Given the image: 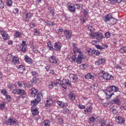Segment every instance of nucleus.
I'll use <instances>...</instances> for the list:
<instances>
[{"instance_id":"obj_1","label":"nucleus","mask_w":126,"mask_h":126,"mask_svg":"<svg viewBox=\"0 0 126 126\" xmlns=\"http://www.w3.org/2000/svg\"><path fill=\"white\" fill-rule=\"evenodd\" d=\"M118 90L117 87L114 86H108L107 89V92H105L106 98L108 99L110 98L112 95L114 94V92L118 91Z\"/></svg>"},{"instance_id":"obj_2","label":"nucleus","mask_w":126,"mask_h":126,"mask_svg":"<svg viewBox=\"0 0 126 126\" xmlns=\"http://www.w3.org/2000/svg\"><path fill=\"white\" fill-rule=\"evenodd\" d=\"M12 92L15 94L19 95L18 97H20L22 95H24L26 93L25 91L23 89H14L12 91Z\"/></svg>"},{"instance_id":"obj_3","label":"nucleus","mask_w":126,"mask_h":126,"mask_svg":"<svg viewBox=\"0 0 126 126\" xmlns=\"http://www.w3.org/2000/svg\"><path fill=\"white\" fill-rule=\"evenodd\" d=\"M48 60L50 63L55 64L56 65H58L59 61L55 56H52L49 58Z\"/></svg>"},{"instance_id":"obj_4","label":"nucleus","mask_w":126,"mask_h":126,"mask_svg":"<svg viewBox=\"0 0 126 126\" xmlns=\"http://www.w3.org/2000/svg\"><path fill=\"white\" fill-rule=\"evenodd\" d=\"M91 32L90 33H89L90 36L93 38H95L98 39H102L103 38V36L102 34L99 32H96L95 33H92Z\"/></svg>"},{"instance_id":"obj_5","label":"nucleus","mask_w":126,"mask_h":126,"mask_svg":"<svg viewBox=\"0 0 126 126\" xmlns=\"http://www.w3.org/2000/svg\"><path fill=\"white\" fill-rule=\"evenodd\" d=\"M79 53V54L78 55L77 58L79 60L78 63L79 64H80L82 63V61L85 58V55L81 51Z\"/></svg>"},{"instance_id":"obj_6","label":"nucleus","mask_w":126,"mask_h":126,"mask_svg":"<svg viewBox=\"0 0 126 126\" xmlns=\"http://www.w3.org/2000/svg\"><path fill=\"white\" fill-rule=\"evenodd\" d=\"M103 77L104 79L107 80H111L113 79V76L107 73H104Z\"/></svg>"},{"instance_id":"obj_7","label":"nucleus","mask_w":126,"mask_h":126,"mask_svg":"<svg viewBox=\"0 0 126 126\" xmlns=\"http://www.w3.org/2000/svg\"><path fill=\"white\" fill-rule=\"evenodd\" d=\"M40 98L41 96L40 94H38L36 99H35L34 100L31 101V104L33 106L37 104L38 102L41 101Z\"/></svg>"},{"instance_id":"obj_8","label":"nucleus","mask_w":126,"mask_h":126,"mask_svg":"<svg viewBox=\"0 0 126 126\" xmlns=\"http://www.w3.org/2000/svg\"><path fill=\"white\" fill-rule=\"evenodd\" d=\"M17 121L15 120L14 118L8 119L5 122V124L7 125H10L17 124Z\"/></svg>"},{"instance_id":"obj_9","label":"nucleus","mask_w":126,"mask_h":126,"mask_svg":"<svg viewBox=\"0 0 126 126\" xmlns=\"http://www.w3.org/2000/svg\"><path fill=\"white\" fill-rule=\"evenodd\" d=\"M112 16L113 15L111 13H109L107 15L103 17L104 21L106 22L107 23L113 17Z\"/></svg>"},{"instance_id":"obj_10","label":"nucleus","mask_w":126,"mask_h":126,"mask_svg":"<svg viewBox=\"0 0 126 126\" xmlns=\"http://www.w3.org/2000/svg\"><path fill=\"white\" fill-rule=\"evenodd\" d=\"M116 121L117 122L120 124H124L125 120L121 116H118L116 117Z\"/></svg>"},{"instance_id":"obj_11","label":"nucleus","mask_w":126,"mask_h":126,"mask_svg":"<svg viewBox=\"0 0 126 126\" xmlns=\"http://www.w3.org/2000/svg\"><path fill=\"white\" fill-rule=\"evenodd\" d=\"M31 17V14L29 12L28 13H26V14L23 15V18L25 21L28 20Z\"/></svg>"},{"instance_id":"obj_12","label":"nucleus","mask_w":126,"mask_h":126,"mask_svg":"<svg viewBox=\"0 0 126 126\" xmlns=\"http://www.w3.org/2000/svg\"><path fill=\"white\" fill-rule=\"evenodd\" d=\"M61 47L62 45L60 43H56L54 44V49L56 50L59 51L61 49Z\"/></svg>"},{"instance_id":"obj_13","label":"nucleus","mask_w":126,"mask_h":126,"mask_svg":"<svg viewBox=\"0 0 126 126\" xmlns=\"http://www.w3.org/2000/svg\"><path fill=\"white\" fill-rule=\"evenodd\" d=\"M110 102L112 104H119L120 102L119 99L117 97L114 98L112 99L111 101Z\"/></svg>"},{"instance_id":"obj_14","label":"nucleus","mask_w":126,"mask_h":126,"mask_svg":"<svg viewBox=\"0 0 126 126\" xmlns=\"http://www.w3.org/2000/svg\"><path fill=\"white\" fill-rule=\"evenodd\" d=\"M92 108L91 106H89L86 109L84 110V113L86 114L88 113V114H90L92 112Z\"/></svg>"},{"instance_id":"obj_15","label":"nucleus","mask_w":126,"mask_h":126,"mask_svg":"<svg viewBox=\"0 0 126 126\" xmlns=\"http://www.w3.org/2000/svg\"><path fill=\"white\" fill-rule=\"evenodd\" d=\"M117 20L116 19L112 17L107 23L109 24L114 25L117 22Z\"/></svg>"},{"instance_id":"obj_16","label":"nucleus","mask_w":126,"mask_h":126,"mask_svg":"<svg viewBox=\"0 0 126 126\" xmlns=\"http://www.w3.org/2000/svg\"><path fill=\"white\" fill-rule=\"evenodd\" d=\"M32 92L31 93L32 96L33 97H35L36 95L38 94V90L35 88H32L31 90Z\"/></svg>"},{"instance_id":"obj_17","label":"nucleus","mask_w":126,"mask_h":126,"mask_svg":"<svg viewBox=\"0 0 126 126\" xmlns=\"http://www.w3.org/2000/svg\"><path fill=\"white\" fill-rule=\"evenodd\" d=\"M12 62L15 64L19 63L18 58L16 56H14L12 59Z\"/></svg>"},{"instance_id":"obj_18","label":"nucleus","mask_w":126,"mask_h":126,"mask_svg":"<svg viewBox=\"0 0 126 126\" xmlns=\"http://www.w3.org/2000/svg\"><path fill=\"white\" fill-rule=\"evenodd\" d=\"M105 62V59H99L98 61L95 62V64L98 66H99L100 64L104 63Z\"/></svg>"},{"instance_id":"obj_19","label":"nucleus","mask_w":126,"mask_h":126,"mask_svg":"<svg viewBox=\"0 0 126 126\" xmlns=\"http://www.w3.org/2000/svg\"><path fill=\"white\" fill-rule=\"evenodd\" d=\"M1 32V34L3 37V39L5 40H6L8 36V34H7L6 32Z\"/></svg>"},{"instance_id":"obj_20","label":"nucleus","mask_w":126,"mask_h":126,"mask_svg":"<svg viewBox=\"0 0 126 126\" xmlns=\"http://www.w3.org/2000/svg\"><path fill=\"white\" fill-rule=\"evenodd\" d=\"M74 6L75 8V9L76 8L78 9H82L83 7V5L82 4L77 3L75 4L74 5Z\"/></svg>"},{"instance_id":"obj_21","label":"nucleus","mask_w":126,"mask_h":126,"mask_svg":"<svg viewBox=\"0 0 126 126\" xmlns=\"http://www.w3.org/2000/svg\"><path fill=\"white\" fill-rule=\"evenodd\" d=\"M25 61L29 64H31L32 62V60L28 56L26 55L25 56Z\"/></svg>"},{"instance_id":"obj_22","label":"nucleus","mask_w":126,"mask_h":126,"mask_svg":"<svg viewBox=\"0 0 126 126\" xmlns=\"http://www.w3.org/2000/svg\"><path fill=\"white\" fill-rule=\"evenodd\" d=\"M31 110L32 114L34 115H37L39 113L38 109L37 108H32Z\"/></svg>"},{"instance_id":"obj_23","label":"nucleus","mask_w":126,"mask_h":126,"mask_svg":"<svg viewBox=\"0 0 126 126\" xmlns=\"http://www.w3.org/2000/svg\"><path fill=\"white\" fill-rule=\"evenodd\" d=\"M85 78L87 79H93L94 78V76L90 73H88L85 75Z\"/></svg>"},{"instance_id":"obj_24","label":"nucleus","mask_w":126,"mask_h":126,"mask_svg":"<svg viewBox=\"0 0 126 126\" xmlns=\"http://www.w3.org/2000/svg\"><path fill=\"white\" fill-rule=\"evenodd\" d=\"M112 111L114 115L117 114L118 113L117 108V106H115L113 107L112 108Z\"/></svg>"},{"instance_id":"obj_25","label":"nucleus","mask_w":126,"mask_h":126,"mask_svg":"<svg viewBox=\"0 0 126 126\" xmlns=\"http://www.w3.org/2000/svg\"><path fill=\"white\" fill-rule=\"evenodd\" d=\"M43 126H50V122L47 120H44L43 123Z\"/></svg>"},{"instance_id":"obj_26","label":"nucleus","mask_w":126,"mask_h":126,"mask_svg":"<svg viewBox=\"0 0 126 126\" xmlns=\"http://www.w3.org/2000/svg\"><path fill=\"white\" fill-rule=\"evenodd\" d=\"M47 103L46 104V106L47 107L50 106L51 104L53 103V101L51 99L47 100Z\"/></svg>"},{"instance_id":"obj_27","label":"nucleus","mask_w":126,"mask_h":126,"mask_svg":"<svg viewBox=\"0 0 126 126\" xmlns=\"http://www.w3.org/2000/svg\"><path fill=\"white\" fill-rule=\"evenodd\" d=\"M76 44H74V47L73 51L75 53H79V52H80L81 50L80 49L78 48L77 47L75 46Z\"/></svg>"},{"instance_id":"obj_28","label":"nucleus","mask_w":126,"mask_h":126,"mask_svg":"<svg viewBox=\"0 0 126 126\" xmlns=\"http://www.w3.org/2000/svg\"><path fill=\"white\" fill-rule=\"evenodd\" d=\"M77 55H75L73 56L72 57L70 58V59L72 60V61H73L74 62H77V63L79 64L78 63V61H79L78 59V58H77L76 57Z\"/></svg>"},{"instance_id":"obj_29","label":"nucleus","mask_w":126,"mask_h":126,"mask_svg":"<svg viewBox=\"0 0 126 126\" xmlns=\"http://www.w3.org/2000/svg\"><path fill=\"white\" fill-rule=\"evenodd\" d=\"M66 38L70 39L71 37V32H64Z\"/></svg>"},{"instance_id":"obj_30","label":"nucleus","mask_w":126,"mask_h":126,"mask_svg":"<svg viewBox=\"0 0 126 126\" xmlns=\"http://www.w3.org/2000/svg\"><path fill=\"white\" fill-rule=\"evenodd\" d=\"M69 98L72 100H74L75 98V95L74 94L71 93L69 94Z\"/></svg>"},{"instance_id":"obj_31","label":"nucleus","mask_w":126,"mask_h":126,"mask_svg":"<svg viewBox=\"0 0 126 126\" xmlns=\"http://www.w3.org/2000/svg\"><path fill=\"white\" fill-rule=\"evenodd\" d=\"M68 8L69 10L70 11H71L73 12H75V9L74 6H68Z\"/></svg>"},{"instance_id":"obj_32","label":"nucleus","mask_w":126,"mask_h":126,"mask_svg":"<svg viewBox=\"0 0 126 126\" xmlns=\"http://www.w3.org/2000/svg\"><path fill=\"white\" fill-rule=\"evenodd\" d=\"M72 79L73 81L74 82H75L78 80V78L77 76L76 75L73 74L72 76Z\"/></svg>"},{"instance_id":"obj_33","label":"nucleus","mask_w":126,"mask_h":126,"mask_svg":"<svg viewBox=\"0 0 126 126\" xmlns=\"http://www.w3.org/2000/svg\"><path fill=\"white\" fill-rule=\"evenodd\" d=\"M87 16H85L83 17H82L81 18V22H85L87 20Z\"/></svg>"},{"instance_id":"obj_34","label":"nucleus","mask_w":126,"mask_h":126,"mask_svg":"<svg viewBox=\"0 0 126 126\" xmlns=\"http://www.w3.org/2000/svg\"><path fill=\"white\" fill-rule=\"evenodd\" d=\"M12 0H6V4L8 6H10L12 5Z\"/></svg>"},{"instance_id":"obj_35","label":"nucleus","mask_w":126,"mask_h":126,"mask_svg":"<svg viewBox=\"0 0 126 126\" xmlns=\"http://www.w3.org/2000/svg\"><path fill=\"white\" fill-rule=\"evenodd\" d=\"M25 67L23 65H19V67L18 68V69L19 70L22 71H24L25 70Z\"/></svg>"},{"instance_id":"obj_36","label":"nucleus","mask_w":126,"mask_h":126,"mask_svg":"<svg viewBox=\"0 0 126 126\" xmlns=\"http://www.w3.org/2000/svg\"><path fill=\"white\" fill-rule=\"evenodd\" d=\"M47 45L48 47H49V48L50 50H52L53 49V46L51 43L50 42H48L47 44Z\"/></svg>"},{"instance_id":"obj_37","label":"nucleus","mask_w":126,"mask_h":126,"mask_svg":"<svg viewBox=\"0 0 126 126\" xmlns=\"http://www.w3.org/2000/svg\"><path fill=\"white\" fill-rule=\"evenodd\" d=\"M120 51L121 53H124L126 52V47H123L120 49Z\"/></svg>"},{"instance_id":"obj_38","label":"nucleus","mask_w":126,"mask_h":126,"mask_svg":"<svg viewBox=\"0 0 126 126\" xmlns=\"http://www.w3.org/2000/svg\"><path fill=\"white\" fill-rule=\"evenodd\" d=\"M92 52L93 54H95L96 55L98 56L100 53L98 50H92Z\"/></svg>"},{"instance_id":"obj_39","label":"nucleus","mask_w":126,"mask_h":126,"mask_svg":"<svg viewBox=\"0 0 126 126\" xmlns=\"http://www.w3.org/2000/svg\"><path fill=\"white\" fill-rule=\"evenodd\" d=\"M21 33L20 32H16L15 33L14 36L16 37H20L21 35Z\"/></svg>"},{"instance_id":"obj_40","label":"nucleus","mask_w":126,"mask_h":126,"mask_svg":"<svg viewBox=\"0 0 126 126\" xmlns=\"http://www.w3.org/2000/svg\"><path fill=\"white\" fill-rule=\"evenodd\" d=\"M62 101H57V103L62 108H63L65 106L63 105V104H62Z\"/></svg>"},{"instance_id":"obj_41","label":"nucleus","mask_w":126,"mask_h":126,"mask_svg":"<svg viewBox=\"0 0 126 126\" xmlns=\"http://www.w3.org/2000/svg\"><path fill=\"white\" fill-rule=\"evenodd\" d=\"M65 81V83L68 86H70L71 85V84L69 82V81L68 79H63V80L62 81V82L63 81Z\"/></svg>"},{"instance_id":"obj_42","label":"nucleus","mask_w":126,"mask_h":126,"mask_svg":"<svg viewBox=\"0 0 126 126\" xmlns=\"http://www.w3.org/2000/svg\"><path fill=\"white\" fill-rule=\"evenodd\" d=\"M89 120L90 121V122H89L90 123L92 122H94L95 120L94 117H92L89 118Z\"/></svg>"},{"instance_id":"obj_43","label":"nucleus","mask_w":126,"mask_h":126,"mask_svg":"<svg viewBox=\"0 0 126 126\" xmlns=\"http://www.w3.org/2000/svg\"><path fill=\"white\" fill-rule=\"evenodd\" d=\"M88 31H90V32H93L94 31V28L93 27L91 26H88Z\"/></svg>"},{"instance_id":"obj_44","label":"nucleus","mask_w":126,"mask_h":126,"mask_svg":"<svg viewBox=\"0 0 126 126\" xmlns=\"http://www.w3.org/2000/svg\"><path fill=\"white\" fill-rule=\"evenodd\" d=\"M83 14L84 15L87 16L88 13V10L87 9H84V11L83 12Z\"/></svg>"},{"instance_id":"obj_45","label":"nucleus","mask_w":126,"mask_h":126,"mask_svg":"<svg viewBox=\"0 0 126 126\" xmlns=\"http://www.w3.org/2000/svg\"><path fill=\"white\" fill-rule=\"evenodd\" d=\"M26 47H24V46H22L20 47L21 50L24 52L26 51Z\"/></svg>"},{"instance_id":"obj_46","label":"nucleus","mask_w":126,"mask_h":126,"mask_svg":"<svg viewBox=\"0 0 126 126\" xmlns=\"http://www.w3.org/2000/svg\"><path fill=\"white\" fill-rule=\"evenodd\" d=\"M55 85V84H53V82H51L50 83L49 85V87L50 89H52L53 88L54 85Z\"/></svg>"},{"instance_id":"obj_47","label":"nucleus","mask_w":126,"mask_h":126,"mask_svg":"<svg viewBox=\"0 0 126 126\" xmlns=\"http://www.w3.org/2000/svg\"><path fill=\"white\" fill-rule=\"evenodd\" d=\"M24 85L25 86V87H27V88H29L32 86V84H30L29 83H26L25 84V85Z\"/></svg>"},{"instance_id":"obj_48","label":"nucleus","mask_w":126,"mask_h":126,"mask_svg":"<svg viewBox=\"0 0 126 126\" xmlns=\"http://www.w3.org/2000/svg\"><path fill=\"white\" fill-rule=\"evenodd\" d=\"M1 93L3 95L6 96L7 94V92L5 90L3 89L1 91Z\"/></svg>"},{"instance_id":"obj_49","label":"nucleus","mask_w":126,"mask_h":126,"mask_svg":"<svg viewBox=\"0 0 126 126\" xmlns=\"http://www.w3.org/2000/svg\"><path fill=\"white\" fill-rule=\"evenodd\" d=\"M22 84L25 85V84L23 81H20L18 82V85L19 87H20L22 86Z\"/></svg>"},{"instance_id":"obj_50","label":"nucleus","mask_w":126,"mask_h":126,"mask_svg":"<svg viewBox=\"0 0 126 126\" xmlns=\"http://www.w3.org/2000/svg\"><path fill=\"white\" fill-rule=\"evenodd\" d=\"M31 72L32 76L34 77L37 76L38 74L36 72L34 71Z\"/></svg>"},{"instance_id":"obj_51","label":"nucleus","mask_w":126,"mask_h":126,"mask_svg":"<svg viewBox=\"0 0 126 126\" xmlns=\"http://www.w3.org/2000/svg\"><path fill=\"white\" fill-rule=\"evenodd\" d=\"M110 33L109 32H107L105 33V37L106 38H108L110 37Z\"/></svg>"},{"instance_id":"obj_52","label":"nucleus","mask_w":126,"mask_h":126,"mask_svg":"<svg viewBox=\"0 0 126 126\" xmlns=\"http://www.w3.org/2000/svg\"><path fill=\"white\" fill-rule=\"evenodd\" d=\"M62 83L61 82V80L60 79H57L56 81V82L55 83V85H56L57 84H61Z\"/></svg>"},{"instance_id":"obj_53","label":"nucleus","mask_w":126,"mask_h":126,"mask_svg":"<svg viewBox=\"0 0 126 126\" xmlns=\"http://www.w3.org/2000/svg\"><path fill=\"white\" fill-rule=\"evenodd\" d=\"M13 12L15 14H17L18 13V10L17 8L14 9L13 10Z\"/></svg>"},{"instance_id":"obj_54","label":"nucleus","mask_w":126,"mask_h":126,"mask_svg":"<svg viewBox=\"0 0 126 126\" xmlns=\"http://www.w3.org/2000/svg\"><path fill=\"white\" fill-rule=\"evenodd\" d=\"M4 4L3 3L1 0H0V8H4Z\"/></svg>"},{"instance_id":"obj_55","label":"nucleus","mask_w":126,"mask_h":126,"mask_svg":"<svg viewBox=\"0 0 126 126\" xmlns=\"http://www.w3.org/2000/svg\"><path fill=\"white\" fill-rule=\"evenodd\" d=\"M27 43L28 42L26 41H22V46H24V47H27Z\"/></svg>"},{"instance_id":"obj_56","label":"nucleus","mask_w":126,"mask_h":126,"mask_svg":"<svg viewBox=\"0 0 126 126\" xmlns=\"http://www.w3.org/2000/svg\"><path fill=\"white\" fill-rule=\"evenodd\" d=\"M106 122H105V123H103L101 124V126H110V125L109 124H106Z\"/></svg>"},{"instance_id":"obj_57","label":"nucleus","mask_w":126,"mask_h":126,"mask_svg":"<svg viewBox=\"0 0 126 126\" xmlns=\"http://www.w3.org/2000/svg\"><path fill=\"white\" fill-rule=\"evenodd\" d=\"M88 53H89V54L90 55H92L93 54V53L92 52V50L91 49H90L89 50H88L87 51Z\"/></svg>"},{"instance_id":"obj_58","label":"nucleus","mask_w":126,"mask_h":126,"mask_svg":"<svg viewBox=\"0 0 126 126\" xmlns=\"http://www.w3.org/2000/svg\"><path fill=\"white\" fill-rule=\"evenodd\" d=\"M37 80V78L35 77L33 78L32 79V82L34 83H36Z\"/></svg>"},{"instance_id":"obj_59","label":"nucleus","mask_w":126,"mask_h":126,"mask_svg":"<svg viewBox=\"0 0 126 126\" xmlns=\"http://www.w3.org/2000/svg\"><path fill=\"white\" fill-rule=\"evenodd\" d=\"M5 104H2L0 105V109H3L5 106Z\"/></svg>"},{"instance_id":"obj_60","label":"nucleus","mask_w":126,"mask_h":126,"mask_svg":"<svg viewBox=\"0 0 126 126\" xmlns=\"http://www.w3.org/2000/svg\"><path fill=\"white\" fill-rule=\"evenodd\" d=\"M110 3L112 4H115V0H109Z\"/></svg>"},{"instance_id":"obj_61","label":"nucleus","mask_w":126,"mask_h":126,"mask_svg":"<svg viewBox=\"0 0 126 126\" xmlns=\"http://www.w3.org/2000/svg\"><path fill=\"white\" fill-rule=\"evenodd\" d=\"M51 66L50 65H47L46 67L45 68L47 71H48L50 69Z\"/></svg>"},{"instance_id":"obj_62","label":"nucleus","mask_w":126,"mask_h":126,"mask_svg":"<svg viewBox=\"0 0 126 126\" xmlns=\"http://www.w3.org/2000/svg\"><path fill=\"white\" fill-rule=\"evenodd\" d=\"M36 25V24L35 23L32 22L30 24V26L32 28L35 27Z\"/></svg>"},{"instance_id":"obj_63","label":"nucleus","mask_w":126,"mask_h":126,"mask_svg":"<svg viewBox=\"0 0 126 126\" xmlns=\"http://www.w3.org/2000/svg\"><path fill=\"white\" fill-rule=\"evenodd\" d=\"M95 47L98 49H102V47L98 45H95Z\"/></svg>"},{"instance_id":"obj_64","label":"nucleus","mask_w":126,"mask_h":126,"mask_svg":"<svg viewBox=\"0 0 126 126\" xmlns=\"http://www.w3.org/2000/svg\"><path fill=\"white\" fill-rule=\"evenodd\" d=\"M5 96H6V99L9 101H10V100L11 99V97H10V96L9 95H8L7 94Z\"/></svg>"}]
</instances>
